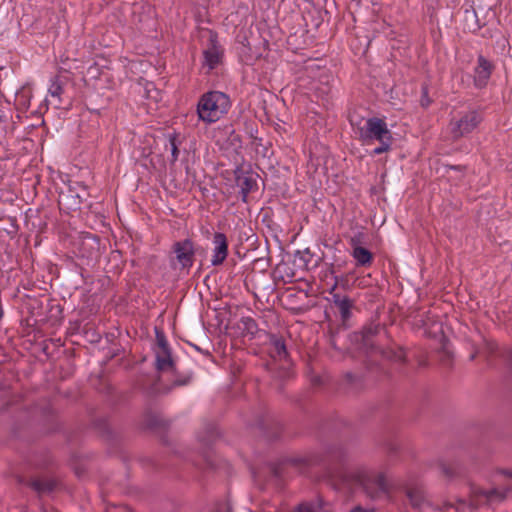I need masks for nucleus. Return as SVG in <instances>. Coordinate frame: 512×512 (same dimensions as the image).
I'll list each match as a JSON object with an SVG mask.
<instances>
[{
  "instance_id": "31",
  "label": "nucleus",
  "mask_w": 512,
  "mask_h": 512,
  "mask_svg": "<svg viewBox=\"0 0 512 512\" xmlns=\"http://www.w3.org/2000/svg\"><path fill=\"white\" fill-rule=\"evenodd\" d=\"M375 508H364L360 505L355 506L350 512H375Z\"/></svg>"
},
{
  "instance_id": "39",
  "label": "nucleus",
  "mask_w": 512,
  "mask_h": 512,
  "mask_svg": "<svg viewBox=\"0 0 512 512\" xmlns=\"http://www.w3.org/2000/svg\"><path fill=\"white\" fill-rule=\"evenodd\" d=\"M86 239H87V240H92V241H94V242L97 244L96 239H95V238H93V237H87Z\"/></svg>"
},
{
  "instance_id": "4",
  "label": "nucleus",
  "mask_w": 512,
  "mask_h": 512,
  "mask_svg": "<svg viewBox=\"0 0 512 512\" xmlns=\"http://www.w3.org/2000/svg\"><path fill=\"white\" fill-rule=\"evenodd\" d=\"M483 117L477 110L464 113L459 119L451 120L449 124L450 134L454 141L470 134L482 122Z\"/></svg>"
},
{
  "instance_id": "17",
  "label": "nucleus",
  "mask_w": 512,
  "mask_h": 512,
  "mask_svg": "<svg viewBox=\"0 0 512 512\" xmlns=\"http://www.w3.org/2000/svg\"><path fill=\"white\" fill-rule=\"evenodd\" d=\"M65 84L66 81L59 75L54 76L51 80L48 92L57 107L61 103V95L64 93Z\"/></svg>"
},
{
  "instance_id": "13",
  "label": "nucleus",
  "mask_w": 512,
  "mask_h": 512,
  "mask_svg": "<svg viewBox=\"0 0 512 512\" xmlns=\"http://www.w3.org/2000/svg\"><path fill=\"white\" fill-rule=\"evenodd\" d=\"M337 287V281L331 289L332 302L335 307L338 309L341 319L343 322L347 321L351 317V310L354 307V301L348 297L347 295H342L340 293H334L333 291Z\"/></svg>"
},
{
  "instance_id": "35",
  "label": "nucleus",
  "mask_w": 512,
  "mask_h": 512,
  "mask_svg": "<svg viewBox=\"0 0 512 512\" xmlns=\"http://www.w3.org/2000/svg\"><path fill=\"white\" fill-rule=\"evenodd\" d=\"M345 378H346V380H347L349 383H352V382L354 381V378H355V377H354V375H353L352 373H347V374L345 375Z\"/></svg>"
},
{
  "instance_id": "30",
  "label": "nucleus",
  "mask_w": 512,
  "mask_h": 512,
  "mask_svg": "<svg viewBox=\"0 0 512 512\" xmlns=\"http://www.w3.org/2000/svg\"><path fill=\"white\" fill-rule=\"evenodd\" d=\"M350 245L352 249H355V247H362L361 246V235L354 236L350 240Z\"/></svg>"
},
{
  "instance_id": "36",
  "label": "nucleus",
  "mask_w": 512,
  "mask_h": 512,
  "mask_svg": "<svg viewBox=\"0 0 512 512\" xmlns=\"http://www.w3.org/2000/svg\"><path fill=\"white\" fill-rule=\"evenodd\" d=\"M330 344L333 346V348H335V349L337 348L336 341L334 340V337H331Z\"/></svg>"
},
{
  "instance_id": "21",
  "label": "nucleus",
  "mask_w": 512,
  "mask_h": 512,
  "mask_svg": "<svg viewBox=\"0 0 512 512\" xmlns=\"http://www.w3.org/2000/svg\"><path fill=\"white\" fill-rule=\"evenodd\" d=\"M379 353H381L383 356H385L388 359H391L396 362H405L406 355L402 348L397 349H382L381 347L377 350Z\"/></svg>"
},
{
  "instance_id": "18",
  "label": "nucleus",
  "mask_w": 512,
  "mask_h": 512,
  "mask_svg": "<svg viewBox=\"0 0 512 512\" xmlns=\"http://www.w3.org/2000/svg\"><path fill=\"white\" fill-rule=\"evenodd\" d=\"M352 256L357 266L367 267L373 262V254L364 247H355L352 250Z\"/></svg>"
},
{
  "instance_id": "34",
  "label": "nucleus",
  "mask_w": 512,
  "mask_h": 512,
  "mask_svg": "<svg viewBox=\"0 0 512 512\" xmlns=\"http://www.w3.org/2000/svg\"><path fill=\"white\" fill-rule=\"evenodd\" d=\"M147 424L150 426V427H159L161 426V421L158 420L157 418H153V419H150Z\"/></svg>"
},
{
  "instance_id": "5",
  "label": "nucleus",
  "mask_w": 512,
  "mask_h": 512,
  "mask_svg": "<svg viewBox=\"0 0 512 512\" xmlns=\"http://www.w3.org/2000/svg\"><path fill=\"white\" fill-rule=\"evenodd\" d=\"M359 139L366 144L373 140L384 141L393 139L391 131L387 127V123L378 117L367 119L366 125L359 128Z\"/></svg>"
},
{
  "instance_id": "25",
  "label": "nucleus",
  "mask_w": 512,
  "mask_h": 512,
  "mask_svg": "<svg viewBox=\"0 0 512 512\" xmlns=\"http://www.w3.org/2000/svg\"><path fill=\"white\" fill-rule=\"evenodd\" d=\"M169 143L171 146V156H172L171 163H175L179 156V148H178L179 142L177 141V136L175 134L169 135Z\"/></svg>"
},
{
  "instance_id": "6",
  "label": "nucleus",
  "mask_w": 512,
  "mask_h": 512,
  "mask_svg": "<svg viewBox=\"0 0 512 512\" xmlns=\"http://www.w3.org/2000/svg\"><path fill=\"white\" fill-rule=\"evenodd\" d=\"M512 489L511 485L499 486L491 489L477 488L473 490L474 502L477 505H487L490 507L502 503L508 492Z\"/></svg>"
},
{
  "instance_id": "28",
  "label": "nucleus",
  "mask_w": 512,
  "mask_h": 512,
  "mask_svg": "<svg viewBox=\"0 0 512 512\" xmlns=\"http://www.w3.org/2000/svg\"><path fill=\"white\" fill-rule=\"evenodd\" d=\"M295 512H318V511H317V508L313 504L303 503V504H300L296 508Z\"/></svg>"
},
{
  "instance_id": "40",
  "label": "nucleus",
  "mask_w": 512,
  "mask_h": 512,
  "mask_svg": "<svg viewBox=\"0 0 512 512\" xmlns=\"http://www.w3.org/2000/svg\"><path fill=\"white\" fill-rule=\"evenodd\" d=\"M504 474L512 478V472L505 471Z\"/></svg>"
},
{
  "instance_id": "24",
  "label": "nucleus",
  "mask_w": 512,
  "mask_h": 512,
  "mask_svg": "<svg viewBox=\"0 0 512 512\" xmlns=\"http://www.w3.org/2000/svg\"><path fill=\"white\" fill-rule=\"evenodd\" d=\"M407 496H408V498L410 500V503L414 507H421V505L423 503V497H422L421 493L418 490L409 489L407 491Z\"/></svg>"
},
{
  "instance_id": "7",
  "label": "nucleus",
  "mask_w": 512,
  "mask_h": 512,
  "mask_svg": "<svg viewBox=\"0 0 512 512\" xmlns=\"http://www.w3.org/2000/svg\"><path fill=\"white\" fill-rule=\"evenodd\" d=\"M155 364L158 371H166L174 368L171 350L168 346L165 334L156 329Z\"/></svg>"
},
{
  "instance_id": "29",
  "label": "nucleus",
  "mask_w": 512,
  "mask_h": 512,
  "mask_svg": "<svg viewBox=\"0 0 512 512\" xmlns=\"http://www.w3.org/2000/svg\"><path fill=\"white\" fill-rule=\"evenodd\" d=\"M444 167L446 170H456L461 173H464L466 171V166L464 165H445Z\"/></svg>"
},
{
  "instance_id": "38",
  "label": "nucleus",
  "mask_w": 512,
  "mask_h": 512,
  "mask_svg": "<svg viewBox=\"0 0 512 512\" xmlns=\"http://www.w3.org/2000/svg\"><path fill=\"white\" fill-rule=\"evenodd\" d=\"M65 198H66L65 195H60V200H59L60 205H62L63 201H65Z\"/></svg>"
},
{
  "instance_id": "15",
  "label": "nucleus",
  "mask_w": 512,
  "mask_h": 512,
  "mask_svg": "<svg viewBox=\"0 0 512 512\" xmlns=\"http://www.w3.org/2000/svg\"><path fill=\"white\" fill-rule=\"evenodd\" d=\"M158 384L159 378L151 376H140L136 382L137 387L149 397H154L161 393Z\"/></svg>"
},
{
  "instance_id": "32",
  "label": "nucleus",
  "mask_w": 512,
  "mask_h": 512,
  "mask_svg": "<svg viewBox=\"0 0 512 512\" xmlns=\"http://www.w3.org/2000/svg\"><path fill=\"white\" fill-rule=\"evenodd\" d=\"M375 508H364L360 505L355 506L350 512H375Z\"/></svg>"
},
{
  "instance_id": "11",
  "label": "nucleus",
  "mask_w": 512,
  "mask_h": 512,
  "mask_svg": "<svg viewBox=\"0 0 512 512\" xmlns=\"http://www.w3.org/2000/svg\"><path fill=\"white\" fill-rule=\"evenodd\" d=\"M493 70V63L487 60L484 56L479 55L477 59V66L474 69V85L480 89L486 87Z\"/></svg>"
},
{
  "instance_id": "8",
  "label": "nucleus",
  "mask_w": 512,
  "mask_h": 512,
  "mask_svg": "<svg viewBox=\"0 0 512 512\" xmlns=\"http://www.w3.org/2000/svg\"><path fill=\"white\" fill-rule=\"evenodd\" d=\"M203 56V65L208 68V71L215 69L221 62L223 50L218 44L217 34L213 31H209L208 47L203 51Z\"/></svg>"
},
{
  "instance_id": "9",
  "label": "nucleus",
  "mask_w": 512,
  "mask_h": 512,
  "mask_svg": "<svg viewBox=\"0 0 512 512\" xmlns=\"http://www.w3.org/2000/svg\"><path fill=\"white\" fill-rule=\"evenodd\" d=\"M381 333H385L383 326L379 323H370L363 327L359 333L360 338L357 337V340L361 341L367 350L377 351L380 345L376 339L381 336Z\"/></svg>"
},
{
  "instance_id": "1",
  "label": "nucleus",
  "mask_w": 512,
  "mask_h": 512,
  "mask_svg": "<svg viewBox=\"0 0 512 512\" xmlns=\"http://www.w3.org/2000/svg\"><path fill=\"white\" fill-rule=\"evenodd\" d=\"M326 460L333 475L344 483L360 486L371 499H377L388 492L385 474L358 463L357 455L349 447L342 444L329 446Z\"/></svg>"
},
{
  "instance_id": "33",
  "label": "nucleus",
  "mask_w": 512,
  "mask_h": 512,
  "mask_svg": "<svg viewBox=\"0 0 512 512\" xmlns=\"http://www.w3.org/2000/svg\"><path fill=\"white\" fill-rule=\"evenodd\" d=\"M375 508H364L360 505L355 506L350 512H375Z\"/></svg>"
},
{
  "instance_id": "10",
  "label": "nucleus",
  "mask_w": 512,
  "mask_h": 512,
  "mask_svg": "<svg viewBox=\"0 0 512 512\" xmlns=\"http://www.w3.org/2000/svg\"><path fill=\"white\" fill-rule=\"evenodd\" d=\"M235 180L240 188L241 199L244 203L248 202V194L258 188L257 180L252 172H244L242 169L235 171Z\"/></svg>"
},
{
  "instance_id": "14",
  "label": "nucleus",
  "mask_w": 512,
  "mask_h": 512,
  "mask_svg": "<svg viewBox=\"0 0 512 512\" xmlns=\"http://www.w3.org/2000/svg\"><path fill=\"white\" fill-rule=\"evenodd\" d=\"M269 354L274 360H286L288 352L285 341L282 337L277 335H270L269 337Z\"/></svg>"
},
{
  "instance_id": "27",
  "label": "nucleus",
  "mask_w": 512,
  "mask_h": 512,
  "mask_svg": "<svg viewBox=\"0 0 512 512\" xmlns=\"http://www.w3.org/2000/svg\"><path fill=\"white\" fill-rule=\"evenodd\" d=\"M431 103H432V100L429 98V95H428V87L423 86L420 104L423 108H427Z\"/></svg>"
},
{
  "instance_id": "41",
  "label": "nucleus",
  "mask_w": 512,
  "mask_h": 512,
  "mask_svg": "<svg viewBox=\"0 0 512 512\" xmlns=\"http://www.w3.org/2000/svg\"><path fill=\"white\" fill-rule=\"evenodd\" d=\"M171 390V388H167L164 393H168Z\"/></svg>"
},
{
  "instance_id": "37",
  "label": "nucleus",
  "mask_w": 512,
  "mask_h": 512,
  "mask_svg": "<svg viewBox=\"0 0 512 512\" xmlns=\"http://www.w3.org/2000/svg\"><path fill=\"white\" fill-rule=\"evenodd\" d=\"M444 356L447 358L448 361L451 359V355L448 351H444Z\"/></svg>"
},
{
  "instance_id": "16",
  "label": "nucleus",
  "mask_w": 512,
  "mask_h": 512,
  "mask_svg": "<svg viewBox=\"0 0 512 512\" xmlns=\"http://www.w3.org/2000/svg\"><path fill=\"white\" fill-rule=\"evenodd\" d=\"M440 475L446 480L455 479L463 474V467L456 462L440 461L437 464Z\"/></svg>"
},
{
  "instance_id": "23",
  "label": "nucleus",
  "mask_w": 512,
  "mask_h": 512,
  "mask_svg": "<svg viewBox=\"0 0 512 512\" xmlns=\"http://www.w3.org/2000/svg\"><path fill=\"white\" fill-rule=\"evenodd\" d=\"M173 370L175 373V380L173 381V384H172L173 387L184 386V385H187L188 383H190V381L193 377V373L191 371L184 373V374H180L174 368H173Z\"/></svg>"
},
{
  "instance_id": "2",
  "label": "nucleus",
  "mask_w": 512,
  "mask_h": 512,
  "mask_svg": "<svg viewBox=\"0 0 512 512\" xmlns=\"http://www.w3.org/2000/svg\"><path fill=\"white\" fill-rule=\"evenodd\" d=\"M231 101L227 94L220 91L204 93L197 104L199 119L206 123H214L228 113Z\"/></svg>"
},
{
  "instance_id": "22",
  "label": "nucleus",
  "mask_w": 512,
  "mask_h": 512,
  "mask_svg": "<svg viewBox=\"0 0 512 512\" xmlns=\"http://www.w3.org/2000/svg\"><path fill=\"white\" fill-rule=\"evenodd\" d=\"M145 96L147 99L153 100L154 102H158L162 98L161 91L158 90L152 82H148L145 85Z\"/></svg>"
},
{
  "instance_id": "20",
  "label": "nucleus",
  "mask_w": 512,
  "mask_h": 512,
  "mask_svg": "<svg viewBox=\"0 0 512 512\" xmlns=\"http://www.w3.org/2000/svg\"><path fill=\"white\" fill-rule=\"evenodd\" d=\"M239 327L243 334L253 337L258 331L256 321L251 317H242L239 322Z\"/></svg>"
},
{
  "instance_id": "12",
  "label": "nucleus",
  "mask_w": 512,
  "mask_h": 512,
  "mask_svg": "<svg viewBox=\"0 0 512 512\" xmlns=\"http://www.w3.org/2000/svg\"><path fill=\"white\" fill-rule=\"evenodd\" d=\"M213 256L211 263L213 266L221 265L228 255V240L224 233L216 232L213 236Z\"/></svg>"
},
{
  "instance_id": "3",
  "label": "nucleus",
  "mask_w": 512,
  "mask_h": 512,
  "mask_svg": "<svg viewBox=\"0 0 512 512\" xmlns=\"http://www.w3.org/2000/svg\"><path fill=\"white\" fill-rule=\"evenodd\" d=\"M174 257L170 259L172 268L189 270L195 260V247L191 239L176 241L171 247Z\"/></svg>"
},
{
  "instance_id": "26",
  "label": "nucleus",
  "mask_w": 512,
  "mask_h": 512,
  "mask_svg": "<svg viewBox=\"0 0 512 512\" xmlns=\"http://www.w3.org/2000/svg\"><path fill=\"white\" fill-rule=\"evenodd\" d=\"M392 142L393 139L379 141L380 145L371 152V155H380L382 153L388 152L391 149Z\"/></svg>"
},
{
  "instance_id": "19",
  "label": "nucleus",
  "mask_w": 512,
  "mask_h": 512,
  "mask_svg": "<svg viewBox=\"0 0 512 512\" xmlns=\"http://www.w3.org/2000/svg\"><path fill=\"white\" fill-rule=\"evenodd\" d=\"M29 485L38 493H47L54 489L56 483L50 479L35 478L30 481Z\"/></svg>"
}]
</instances>
